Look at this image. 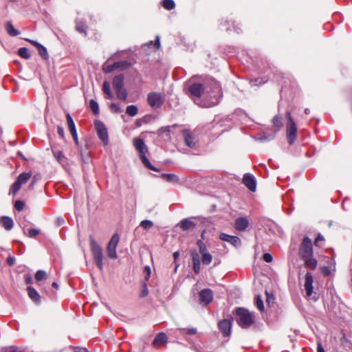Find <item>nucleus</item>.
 I'll return each instance as SVG.
<instances>
[{
    "mask_svg": "<svg viewBox=\"0 0 352 352\" xmlns=\"http://www.w3.org/2000/svg\"><path fill=\"white\" fill-rule=\"evenodd\" d=\"M89 107L95 115L99 113V107L98 102L94 100H91L89 102Z\"/></svg>",
    "mask_w": 352,
    "mask_h": 352,
    "instance_id": "4c0bfd02",
    "label": "nucleus"
},
{
    "mask_svg": "<svg viewBox=\"0 0 352 352\" xmlns=\"http://www.w3.org/2000/svg\"><path fill=\"white\" fill-rule=\"evenodd\" d=\"M14 208L17 211H21L25 208V202L23 201L17 200L14 204Z\"/></svg>",
    "mask_w": 352,
    "mask_h": 352,
    "instance_id": "79ce46f5",
    "label": "nucleus"
},
{
    "mask_svg": "<svg viewBox=\"0 0 352 352\" xmlns=\"http://www.w3.org/2000/svg\"><path fill=\"white\" fill-rule=\"evenodd\" d=\"M255 303H256V305L257 308L261 311H263V310H264V305H263V302L262 298H261L260 295H257L255 297Z\"/></svg>",
    "mask_w": 352,
    "mask_h": 352,
    "instance_id": "a19ab883",
    "label": "nucleus"
},
{
    "mask_svg": "<svg viewBox=\"0 0 352 352\" xmlns=\"http://www.w3.org/2000/svg\"><path fill=\"white\" fill-rule=\"evenodd\" d=\"M52 153L54 157L60 164L66 165L67 164V158L65 156L62 151L53 149Z\"/></svg>",
    "mask_w": 352,
    "mask_h": 352,
    "instance_id": "b1692460",
    "label": "nucleus"
},
{
    "mask_svg": "<svg viewBox=\"0 0 352 352\" xmlns=\"http://www.w3.org/2000/svg\"><path fill=\"white\" fill-rule=\"evenodd\" d=\"M24 234L30 238L36 237L41 233V231L36 228H30L25 230L23 229Z\"/></svg>",
    "mask_w": 352,
    "mask_h": 352,
    "instance_id": "7c9ffc66",
    "label": "nucleus"
},
{
    "mask_svg": "<svg viewBox=\"0 0 352 352\" xmlns=\"http://www.w3.org/2000/svg\"><path fill=\"white\" fill-rule=\"evenodd\" d=\"M185 144L190 148H195L197 143L195 141V137H193L189 129H184L182 131Z\"/></svg>",
    "mask_w": 352,
    "mask_h": 352,
    "instance_id": "a211bd4d",
    "label": "nucleus"
},
{
    "mask_svg": "<svg viewBox=\"0 0 352 352\" xmlns=\"http://www.w3.org/2000/svg\"><path fill=\"white\" fill-rule=\"evenodd\" d=\"M179 331L183 335H195L197 333V329L195 327L180 328Z\"/></svg>",
    "mask_w": 352,
    "mask_h": 352,
    "instance_id": "473e14b6",
    "label": "nucleus"
},
{
    "mask_svg": "<svg viewBox=\"0 0 352 352\" xmlns=\"http://www.w3.org/2000/svg\"><path fill=\"white\" fill-rule=\"evenodd\" d=\"M167 342V336L164 333H160L155 338L153 344L154 346H158L161 344H164Z\"/></svg>",
    "mask_w": 352,
    "mask_h": 352,
    "instance_id": "393cba45",
    "label": "nucleus"
},
{
    "mask_svg": "<svg viewBox=\"0 0 352 352\" xmlns=\"http://www.w3.org/2000/svg\"><path fill=\"white\" fill-rule=\"evenodd\" d=\"M57 132H58V134L59 135V136L62 139L65 138V131H64V129H63V126H58V127H57Z\"/></svg>",
    "mask_w": 352,
    "mask_h": 352,
    "instance_id": "de8ad7c7",
    "label": "nucleus"
},
{
    "mask_svg": "<svg viewBox=\"0 0 352 352\" xmlns=\"http://www.w3.org/2000/svg\"><path fill=\"white\" fill-rule=\"evenodd\" d=\"M219 239L223 241L230 243L234 247H239L241 244V239L238 236L229 235L226 233H221Z\"/></svg>",
    "mask_w": 352,
    "mask_h": 352,
    "instance_id": "dca6fc26",
    "label": "nucleus"
},
{
    "mask_svg": "<svg viewBox=\"0 0 352 352\" xmlns=\"http://www.w3.org/2000/svg\"><path fill=\"white\" fill-rule=\"evenodd\" d=\"M236 316V322L242 329L250 328L255 322L254 313L244 307H237L233 312Z\"/></svg>",
    "mask_w": 352,
    "mask_h": 352,
    "instance_id": "f03ea898",
    "label": "nucleus"
},
{
    "mask_svg": "<svg viewBox=\"0 0 352 352\" xmlns=\"http://www.w3.org/2000/svg\"><path fill=\"white\" fill-rule=\"evenodd\" d=\"M133 146L140 153V158L144 166L149 170L160 172V170L153 166L148 159L146 157V153H148V148L143 140L139 138H135L133 139Z\"/></svg>",
    "mask_w": 352,
    "mask_h": 352,
    "instance_id": "7ed1b4c3",
    "label": "nucleus"
},
{
    "mask_svg": "<svg viewBox=\"0 0 352 352\" xmlns=\"http://www.w3.org/2000/svg\"><path fill=\"white\" fill-rule=\"evenodd\" d=\"M76 30L85 36L87 34V26L81 21H76Z\"/></svg>",
    "mask_w": 352,
    "mask_h": 352,
    "instance_id": "cd10ccee",
    "label": "nucleus"
},
{
    "mask_svg": "<svg viewBox=\"0 0 352 352\" xmlns=\"http://www.w3.org/2000/svg\"><path fill=\"white\" fill-rule=\"evenodd\" d=\"M199 253L201 254L208 252L206 245H204L199 248Z\"/></svg>",
    "mask_w": 352,
    "mask_h": 352,
    "instance_id": "5fc2aeb1",
    "label": "nucleus"
},
{
    "mask_svg": "<svg viewBox=\"0 0 352 352\" xmlns=\"http://www.w3.org/2000/svg\"><path fill=\"white\" fill-rule=\"evenodd\" d=\"M162 6L168 10H171L175 8V3L173 0H163Z\"/></svg>",
    "mask_w": 352,
    "mask_h": 352,
    "instance_id": "e433bc0d",
    "label": "nucleus"
},
{
    "mask_svg": "<svg viewBox=\"0 0 352 352\" xmlns=\"http://www.w3.org/2000/svg\"><path fill=\"white\" fill-rule=\"evenodd\" d=\"M286 135L288 143L292 145L294 143L297 138V127L294 119L292 117L291 112H286Z\"/></svg>",
    "mask_w": 352,
    "mask_h": 352,
    "instance_id": "20e7f679",
    "label": "nucleus"
},
{
    "mask_svg": "<svg viewBox=\"0 0 352 352\" xmlns=\"http://www.w3.org/2000/svg\"><path fill=\"white\" fill-rule=\"evenodd\" d=\"M206 244L203 242V240L202 239H199L197 241V245L198 246V248H199L200 247H202L204 245H205Z\"/></svg>",
    "mask_w": 352,
    "mask_h": 352,
    "instance_id": "052dcab7",
    "label": "nucleus"
},
{
    "mask_svg": "<svg viewBox=\"0 0 352 352\" xmlns=\"http://www.w3.org/2000/svg\"><path fill=\"white\" fill-rule=\"evenodd\" d=\"M14 263H15V258L14 257L9 256L7 258V264L8 265L12 266L14 264Z\"/></svg>",
    "mask_w": 352,
    "mask_h": 352,
    "instance_id": "603ef678",
    "label": "nucleus"
},
{
    "mask_svg": "<svg viewBox=\"0 0 352 352\" xmlns=\"http://www.w3.org/2000/svg\"><path fill=\"white\" fill-rule=\"evenodd\" d=\"M91 251L93 255L94 261L96 266L100 270L103 269V252L102 248L96 243L94 239L90 237Z\"/></svg>",
    "mask_w": 352,
    "mask_h": 352,
    "instance_id": "39448f33",
    "label": "nucleus"
},
{
    "mask_svg": "<svg viewBox=\"0 0 352 352\" xmlns=\"http://www.w3.org/2000/svg\"><path fill=\"white\" fill-rule=\"evenodd\" d=\"M313 276L310 272H307L305 276V289L307 296H311L313 293Z\"/></svg>",
    "mask_w": 352,
    "mask_h": 352,
    "instance_id": "6ab92c4d",
    "label": "nucleus"
},
{
    "mask_svg": "<svg viewBox=\"0 0 352 352\" xmlns=\"http://www.w3.org/2000/svg\"><path fill=\"white\" fill-rule=\"evenodd\" d=\"M6 29L8 34L11 36H16L20 34V32L14 28L12 23L10 21H8L6 23Z\"/></svg>",
    "mask_w": 352,
    "mask_h": 352,
    "instance_id": "bb28decb",
    "label": "nucleus"
},
{
    "mask_svg": "<svg viewBox=\"0 0 352 352\" xmlns=\"http://www.w3.org/2000/svg\"><path fill=\"white\" fill-rule=\"evenodd\" d=\"M0 223L7 231L11 230L14 226L12 219L8 216H2L0 218Z\"/></svg>",
    "mask_w": 352,
    "mask_h": 352,
    "instance_id": "412c9836",
    "label": "nucleus"
},
{
    "mask_svg": "<svg viewBox=\"0 0 352 352\" xmlns=\"http://www.w3.org/2000/svg\"><path fill=\"white\" fill-rule=\"evenodd\" d=\"M232 322L229 320H223L218 323L219 330L223 336L228 337L231 333Z\"/></svg>",
    "mask_w": 352,
    "mask_h": 352,
    "instance_id": "2eb2a0df",
    "label": "nucleus"
},
{
    "mask_svg": "<svg viewBox=\"0 0 352 352\" xmlns=\"http://www.w3.org/2000/svg\"><path fill=\"white\" fill-rule=\"evenodd\" d=\"M131 66V63L126 60H120L115 62L112 65H108L103 67L104 73H111L116 69H126Z\"/></svg>",
    "mask_w": 352,
    "mask_h": 352,
    "instance_id": "f8f14e48",
    "label": "nucleus"
},
{
    "mask_svg": "<svg viewBox=\"0 0 352 352\" xmlns=\"http://www.w3.org/2000/svg\"><path fill=\"white\" fill-rule=\"evenodd\" d=\"M119 240L120 236L118 234L116 233L111 236V240L108 243L107 247V252L108 256L110 258L116 259L118 258V255L116 253V248L119 242Z\"/></svg>",
    "mask_w": 352,
    "mask_h": 352,
    "instance_id": "6e6552de",
    "label": "nucleus"
},
{
    "mask_svg": "<svg viewBox=\"0 0 352 352\" xmlns=\"http://www.w3.org/2000/svg\"><path fill=\"white\" fill-rule=\"evenodd\" d=\"M52 285L54 288H55L56 289H58V285L56 283L54 282Z\"/></svg>",
    "mask_w": 352,
    "mask_h": 352,
    "instance_id": "69168bd1",
    "label": "nucleus"
},
{
    "mask_svg": "<svg viewBox=\"0 0 352 352\" xmlns=\"http://www.w3.org/2000/svg\"><path fill=\"white\" fill-rule=\"evenodd\" d=\"M138 113V108L133 104L129 105L126 107V113L129 116L133 117L135 116Z\"/></svg>",
    "mask_w": 352,
    "mask_h": 352,
    "instance_id": "2f4dec72",
    "label": "nucleus"
},
{
    "mask_svg": "<svg viewBox=\"0 0 352 352\" xmlns=\"http://www.w3.org/2000/svg\"><path fill=\"white\" fill-rule=\"evenodd\" d=\"M147 102L152 108H160L164 103V98L161 93L151 92L148 94Z\"/></svg>",
    "mask_w": 352,
    "mask_h": 352,
    "instance_id": "1a4fd4ad",
    "label": "nucleus"
},
{
    "mask_svg": "<svg viewBox=\"0 0 352 352\" xmlns=\"http://www.w3.org/2000/svg\"><path fill=\"white\" fill-rule=\"evenodd\" d=\"M27 41L30 43L32 45L36 47V49L39 48L42 45L39 43H38L36 41H33L31 39H27Z\"/></svg>",
    "mask_w": 352,
    "mask_h": 352,
    "instance_id": "3c124183",
    "label": "nucleus"
},
{
    "mask_svg": "<svg viewBox=\"0 0 352 352\" xmlns=\"http://www.w3.org/2000/svg\"><path fill=\"white\" fill-rule=\"evenodd\" d=\"M140 226L145 230L150 229L153 226V223L150 220H143L140 223Z\"/></svg>",
    "mask_w": 352,
    "mask_h": 352,
    "instance_id": "37998d69",
    "label": "nucleus"
},
{
    "mask_svg": "<svg viewBox=\"0 0 352 352\" xmlns=\"http://www.w3.org/2000/svg\"><path fill=\"white\" fill-rule=\"evenodd\" d=\"M37 179H37L36 175H34V176L33 177V178H32V180L31 183L30 184V185H29V186H28V188H29L30 190H32V189H34V185H35V184L36 183Z\"/></svg>",
    "mask_w": 352,
    "mask_h": 352,
    "instance_id": "8fccbe9b",
    "label": "nucleus"
},
{
    "mask_svg": "<svg viewBox=\"0 0 352 352\" xmlns=\"http://www.w3.org/2000/svg\"><path fill=\"white\" fill-rule=\"evenodd\" d=\"M272 123L278 131L280 130L283 126L281 116L278 115L275 116L272 119Z\"/></svg>",
    "mask_w": 352,
    "mask_h": 352,
    "instance_id": "72a5a7b5",
    "label": "nucleus"
},
{
    "mask_svg": "<svg viewBox=\"0 0 352 352\" xmlns=\"http://www.w3.org/2000/svg\"><path fill=\"white\" fill-rule=\"evenodd\" d=\"M31 173H22L16 178V180L11 185L9 190V195L14 196L20 190L21 186L28 182L31 178Z\"/></svg>",
    "mask_w": 352,
    "mask_h": 352,
    "instance_id": "0eeeda50",
    "label": "nucleus"
},
{
    "mask_svg": "<svg viewBox=\"0 0 352 352\" xmlns=\"http://www.w3.org/2000/svg\"><path fill=\"white\" fill-rule=\"evenodd\" d=\"M144 271L146 272V274H147L146 279H148L151 274V269L148 266H146L144 268Z\"/></svg>",
    "mask_w": 352,
    "mask_h": 352,
    "instance_id": "bf43d9fd",
    "label": "nucleus"
},
{
    "mask_svg": "<svg viewBox=\"0 0 352 352\" xmlns=\"http://www.w3.org/2000/svg\"><path fill=\"white\" fill-rule=\"evenodd\" d=\"M72 349L73 352H88L87 349L84 347L73 346Z\"/></svg>",
    "mask_w": 352,
    "mask_h": 352,
    "instance_id": "09e8293b",
    "label": "nucleus"
},
{
    "mask_svg": "<svg viewBox=\"0 0 352 352\" xmlns=\"http://www.w3.org/2000/svg\"><path fill=\"white\" fill-rule=\"evenodd\" d=\"M249 221L245 217H239L235 219L234 228L240 232L245 231L248 227Z\"/></svg>",
    "mask_w": 352,
    "mask_h": 352,
    "instance_id": "aec40b11",
    "label": "nucleus"
},
{
    "mask_svg": "<svg viewBox=\"0 0 352 352\" xmlns=\"http://www.w3.org/2000/svg\"><path fill=\"white\" fill-rule=\"evenodd\" d=\"M94 124L96 129L97 131L98 138L102 141L104 145H107L109 142V136L107 127L105 126L104 123L100 120H96Z\"/></svg>",
    "mask_w": 352,
    "mask_h": 352,
    "instance_id": "9d476101",
    "label": "nucleus"
},
{
    "mask_svg": "<svg viewBox=\"0 0 352 352\" xmlns=\"http://www.w3.org/2000/svg\"><path fill=\"white\" fill-rule=\"evenodd\" d=\"M188 91L190 97L201 98L205 91L203 84L199 82H190Z\"/></svg>",
    "mask_w": 352,
    "mask_h": 352,
    "instance_id": "9b49d317",
    "label": "nucleus"
},
{
    "mask_svg": "<svg viewBox=\"0 0 352 352\" xmlns=\"http://www.w3.org/2000/svg\"><path fill=\"white\" fill-rule=\"evenodd\" d=\"M66 120H67L68 128H69V130L71 134L75 133L76 132H77L74 122L71 115L69 113H67L66 114Z\"/></svg>",
    "mask_w": 352,
    "mask_h": 352,
    "instance_id": "c85d7f7f",
    "label": "nucleus"
},
{
    "mask_svg": "<svg viewBox=\"0 0 352 352\" xmlns=\"http://www.w3.org/2000/svg\"><path fill=\"white\" fill-rule=\"evenodd\" d=\"M212 256L209 252L201 254V263L203 265H209L212 262Z\"/></svg>",
    "mask_w": 352,
    "mask_h": 352,
    "instance_id": "c9c22d12",
    "label": "nucleus"
},
{
    "mask_svg": "<svg viewBox=\"0 0 352 352\" xmlns=\"http://www.w3.org/2000/svg\"><path fill=\"white\" fill-rule=\"evenodd\" d=\"M190 256L192 261V267L193 271L196 274H199L201 270V265H200V256L199 253L195 250H192L190 251Z\"/></svg>",
    "mask_w": 352,
    "mask_h": 352,
    "instance_id": "f3484780",
    "label": "nucleus"
},
{
    "mask_svg": "<svg viewBox=\"0 0 352 352\" xmlns=\"http://www.w3.org/2000/svg\"><path fill=\"white\" fill-rule=\"evenodd\" d=\"M160 38L157 36L156 38V41L155 42V46L157 49L160 47Z\"/></svg>",
    "mask_w": 352,
    "mask_h": 352,
    "instance_id": "e2e57ef3",
    "label": "nucleus"
},
{
    "mask_svg": "<svg viewBox=\"0 0 352 352\" xmlns=\"http://www.w3.org/2000/svg\"><path fill=\"white\" fill-rule=\"evenodd\" d=\"M124 75L120 74L116 76L113 79V87L116 92L117 98L119 100L125 101L127 98V91L124 87Z\"/></svg>",
    "mask_w": 352,
    "mask_h": 352,
    "instance_id": "423d86ee",
    "label": "nucleus"
},
{
    "mask_svg": "<svg viewBox=\"0 0 352 352\" xmlns=\"http://www.w3.org/2000/svg\"><path fill=\"white\" fill-rule=\"evenodd\" d=\"M179 251H176L173 253V258H174V261L175 262L176 261V260L179 258Z\"/></svg>",
    "mask_w": 352,
    "mask_h": 352,
    "instance_id": "680f3d73",
    "label": "nucleus"
},
{
    "mask_svg": "<svg viewBox=\"0 0 352 352\" xmlns=\"http://www.w3.org/2000/svg\"><path fill=\"white\" fill-rule=\"evenodd\" d=\"M110 109H111V111H113L116 113H119L122 111L121 108L119 107L118 104H117L116 103H111L110 105Z\"/></svg>",
    "mask_w": 352,
    "mask_h": 352,
    "instance_id": "c03bdc74",
    "label": "nucleus"
},
{
    "mask_svg": "<svg viewBox=\"0 0 352 352\" xmlns=\"http://www.w3.org/2000/svg\"><path fill=\"white\" fill-rule=\"evenodd\" d=\"M195 223L190 219H184L180 221L179 226L183 231L195 228Z\"/></svg>",
    "mask_w": 352,
    "mask_h": 352,
    "instance_id": "4be33fe9",
    "label": "nucleus"
},
{
    "mask_svg": "<svg viewBox=\"0 0 352 352\" xmlns=\"http://www.w3.org/2000/svg\"><path fill=\"white\" fill-rule=\"evenodd\" d=\"M309 113H310V111H309V109H305V114H309Z\"/></svg>",
    "mask_w": 352,
    "mask_h": 352,
    "instance_id": "774afa93",
    "label": "nucleus"
},
{
    "mask_svg": "<svg viewBox=\"0 0 352 352\" xmlns=\"http://www.w3.org/2000/svg\"><path fill=\"white\" fill-rule=\"evenodd\" d=\"M242 183L252 192L256 188V182L254 177L250 173H245L243 175Z\"/></svg>",
    "mask_w": 352,
    "mask_h": 352,
    "instance_id": "4468645a",
    "label": "nucleus"
},
{
    "mask_svg": "<svg viewBox=\"0 0 352 352\" xmlns=\"http://www.w3.org/2000/svg\"><path fill=\"white\" fill-rule=\"evenodd\" d=\"M47 274L43 270H38L35 274V279L36 281H41L45 279Z\"/></svg>",
    "mask_w": 352,
    "mask_h": 352,
    "instance_id": "ea45409f",
    "label": "nucleus"
},
{
    "mask_svg": "<svg viewBox=\"0 0 352 352\" xmlns=\"http://www.w3.org/2000/svg\"><path fill=\"white\" fill-rule=\"evenodd\" d=\"M263 258L267 263H270L273 260V257L270 253H265L263 255Z\"/></svg>",
    "mask_w": 352,
    "mask_h": 352,
    "instance_id": "49530a36",
    "label": "nucleus"
},
{
    "mask_svg": "<svg viewBox=\"0 0 352 352\" xmlns=\"http://www.w3.org/2000/svg\"><path fill=\"white\" fill-rule=\"evenodd\" d=\"M298 255L302 261H304L305 267L314 270L317 265L318 261L314 258L313 244L310 238L305 236L300 245L298 249Z\"/></svg>",
    "mask_w": 352,
    "mask_h": 352,
    "instance_id": "f257e3e1",
    "label": "nucleus"
},
{
    "mask_svg": "<svg viewBox=\"0 0 352 352\" xmlns=\"http://www.w3.org/2000/svg\"><path fill=\"white\" fill-rule=\"evenodd\" d=\"M148 295V290L146 287V285H144V291L142 292V296H146Z\"/></svg>",
    "mask_w": 352,
    "mask_h": 352,
    "instance_id": "0e129e2a",
    "label": "nucleus"
},
{
    "mask_svg": "<svg viewBox=\"0 0 352 352\" xmlns=\"http://www.w3.org/2000/svg\"><path fill=\"white\" fill-rule=\"evenodd\" d=\"M18 54L24 59H29L30 58V54L26 47L19 48L18 50Z\"/></svg>",
    "mask_w": 352,
    "mask_h": 352,
    "instance_id": "f704fd0d",
    "label": "nucleus"
},
{
    "mask_svg": "<svg viewBox=\"0 0 352 352\" xmlns=\"http://www.w3.org/2000/svg\"><path fill=\"white\" fill-rule=\"evenodd\" d=\"M324 238L321 234H318L316 236V239L314 240V245L316 247H320V242L324 241Z\"/></svg>",
    "mask_w": 352,
    "mask_h": 352,
    "instance_id": "a18cd8bd",
    "label": "nucleus"
},
{
    "mask_svg": "<svg viewBox=\"0 0 352 352\" xmlns=\"http://www.w3.org/2000/svg\"><path fill=\"white\" fill-rule=\"evenodd\" d=\"M40 56L44 59L47 60L49 58V55L47 51V49L41 45L39 48L37 49Z\"/></svg>",
    "mask_w": 352,
    "mask_h": 352,
    "instance_id": "58836bf2",
    "label": "nucleus"
},
{
    "mask_svg": "<svg viewBox=\"0 0 352 352\" xmlns=\"http://www.w3.org/2000/svg\"><path fill=\"white\" fill-rule=\"evenodd\" d=\"M161 178L170 183L175 184L179 182V177L175 174L162 173Z\"/></svg>",
    "mask_w": 352,
    "mask_h": 352,
    "instance_id": "a878e982",
    "label": "nucleus"
},
{
    "mask_svg": "<svg viewBox=\"0 0 352 352\" xmlns=\"http://www.w3.org/2000/svg\"><path fill=\"white\" fill-rule=\"evenodd\" d=\"M102 91L105 95H107V98H112L113 94L111 91L110 83L108 81H104L102 84Z\"/></svg>",
    "mask_w": 352,
    "mask_h": 352,
    "instance_id": "c756f323",
    "label": "nucleus"
},
{
    "mask_svg": "<svg viewBox=\"0 0 352 352\" xmlns=\"http://www.w3.org/2000/svg\"><path fill=\"white\" fill-rule=\"evenodd\" d=\"M322 273L323 275L327 276L330 274V270L327 267H324L322 269Z\"/></svg>",
    "mask_w": 352,
    "mask_h": 352,
    "instance_id": "864d4df0",
    "label": "nucleus"
},
{
    "mask_svg": "<svg viewBox=\"0 0 352 352\" xmlns=\"http://www.w3.org/2000/svg\"><path fill=\"white\" fill-rule=\"evenodd\" d=\"M213 292L210 289H204L199 292V300L204 305H208L213 300Z\"/></svg>",
    "mask_w": 352,
    "mask_h": 352,
    "instance_id": "ddd939ff",
    "label": "nucleus"
},
{
    "mask_svg": "<svg viewBox=\"0 0 352 352\" xmlns=\"http://www.w3.org/2000/svg\"><path fill=\"white\" fill-rule=\"evenodd\" d=\"M317 352H325L321 342L317 344Z\"/></svg>",
    "mask_w": 352,
    "mask_h": 352,
    "instance_id": "6e6d98bb",
    "label": "nucleus"
},
{
    "mask_svg": "<svg viewBox=\"0 0 352 352\" xmlns=\"http://www.w3.org/2000/svg\"><path fill=\"white\" fill-rule=\"evenodd\" d=\"M258 82V79H255V80L251 81V82H254V85H256Z\"/></svg>",
    "mask_w": 352,
    "mask_h": 352,
    "instance_id": "338daca9",
    "label": "nucleus"
},
{
    "mask_svg": "<svg viewBox=\"0 0 352 352\" xmlns=\"http://www.w3.org/2000/svg\"><path fill=\"white\" fill-rule=\"evenodd\" d=\"M65 223V220L62 217H58L56 219V225L60 226H62Z\"/></svg>",
    "mask_w": 352,
    "mask_h": 352,
    "instance_id": "4d7b16f0",
    "label": "nucleus"
},
{
    "mask_svg": "<svg viewBox=\"0 0 352 352\" xmlns=\"http://www.w3.org/2000/svg\"><path fill=\"white\" fill-rule=\"evenodd\" d=\"M71 135H72L76 144L78 145V139L77 132H76L75 133H72Z\"/></svg>",
    "mask_w": 352,
    "mask_h": 352,
    "instance_id": "13d9d810",
    "label": "nucleus"
},
{
    "mask_svg": "<svg viewBox=\"0 0 352 352\" xmlns=\"http://www.w3.org/2000/svg\"><path fill=\"white\" fill-rule=\"evenodd\" d=\"M28 294L29 297L36 303L38 304L41 302V296L36 290L32 287H28L27 288Z\"/></svg>",
    "mask_w": 352,
    "mask_h": 352,
    "instance_id": "5701e85b",
    "label": "nucleus"
}]
</instances>
